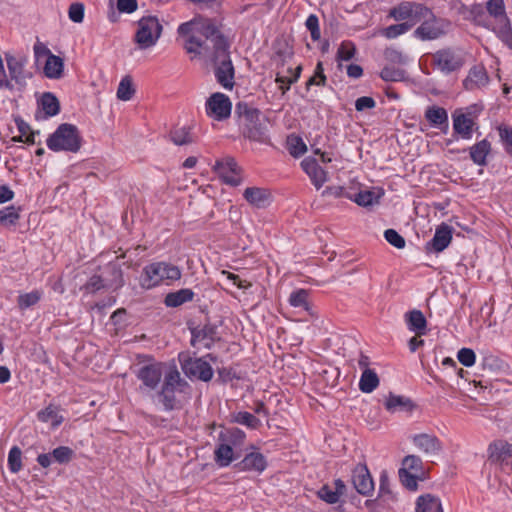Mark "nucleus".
<instances>
[{
    "mask_svg": "<svg viewBox=\"0 0 512 512\" xmlns=\"http://www.w3.org/2000/svg\"><path fill=\"white\" fill-rule=\"evenodd\" d=\"M346 485L341 479H336L332 484L323 485L318 491L317 496L328 504H336L346 493Z\"/></svg>",
    "mask_w": 512,
    "mask_h": 512,
    "instance_id": "obj_17",
    "label": "nucleus"
},
{
    "mask_svg": "<svg viewBox=\"0 0 512 512\" xmlns=\"http://www.w3.org/2000/svg\"><path fill=\"white\" fill-rule=\"evenodd\" d=\"M47 147L54 152L76 153L82 145V138L75 125L63 123L47 138Z\"/></svg>",
    "mask_w": 512,
    "mask_h": 512,
    "instance_id": "obj_4",
    "label": "nucleus"
},
{
    "mask_svg": "<svg viewBox=\"0 0 512 512\" xmlns=\"http://www.w3.org/2000/svg\"><path fill=\"white\" fill-rule=\"evenodd\" d=\"M5 58L11 80H14L22 89L26 85V80L31 77V74L25 70L27 60L13 55H6Z\"/></svg>",
    "mask_w": 512,
    "mask_h": 512,
    "instance_id": "obj_14",
    "label": "nucleus"
},
{
    "mask_svg": "<svg viewBox=\"0 0 512 512\" xmlns=\"http://www.w3.org/2000/svg\"><path fill=\"white\" fill-rule=\"evenodd\" d=\"M102 276L106 281L107 288L116 290L124 285L123 271L117 263H109L106 265Z\"/></svg>",
    "mask_w": 512,
    "mask_h": 512,
    "instance_id": "obj_24",
    "label": "nucleus"
},
{
    "mask_svg": "<svg viewBox=\"0 0 512 512\" xmlns=\"http://www.w3.org/2000/svg\"><path fill=\"white\" fill-rule=\"evenodd\" d=\"M73 450L67 446H60L52 451V456L58 463H68L73 457Z\"/></svg>",
    "mask_w": 512,
    "mask_h": 512,
    "instance_id": "obj_49",
    "label": "nucleus"
},
{
    "mask_svg": "<svg viewBox=\"0 0 512 512\" xmlns=\"http://www.w3.org/2000/svg\"><path fill=\"white\" fill-rule=\"evenodd\" d=\"M425 118L432 126L441 127L444 125L446 129L448 128V114L443 107H428L425 112Z\"/></svg>",
    "mask_w": 512,
    "mask_h": 512,
    "instance_id": "obj_32",
    "label": "nucleus"
},
{
    "mask_svg": "<svg viewBox=\"0 0 512 512\" xmlns=\"http://www.w3.org/2000/svg\"><path fill=\"white\" fill-rule=\"evenodd\" d=\"M491 152V143L487 139H483L469 148L470 158L474 164L485 166L487 164V156Z\"/></svg>",
    "mask_w": 512,
    "mask_h": 512,
    "instance_id": "obj_26",
    "label": "nucleus"
},
{
    "mask_svg": "<svg viewBox=\"0 0 512 512\" xmlns=\"http://www.w3.org/2000/svg\"><path fill=\"white\" fill-rule=\"evenodd\" d=\"M305 25L311 33L312 40L318 41L321 37L318 17L314 14L309 15Z\"/></svg>",
    "mask_w": 512,
    "mask_h": 512,
    "instance_id": "obj_57",
    "label": "nucleus"
},
{
    "mask_svg": "<svg viewBox=\"0 0 512 512\" xmlns=\"http://www.w3.org/2000/svg\"><path fill=\"white\" fill-rule=\"evenodd\" d=\"M352 483L356 491L364 496L374 489V483L369 470L365 465L358 464L352 471Z\"/></svg>",
    "mask_w": 512,
    "mask_h": 512,
    "instance_id": "obj_15",
    "label": "nucleus"
},
{
    "mask_svg": "<svg viewBox=\"0 0 512 512\" xmlns=\"http://www.w3.org/2000/svg\"><path fill=\"white\" fill-rule=\"evenodd\" d=\"M452 240V228L447 224H441L436 228L432 240L427 244L434 252L439 253L446 249Z\"/></svg>",
    "mask_w": 512,
    "mask_h": 512,
    "instance_id": "obj_21",
    "label": "nucleus"
},
{
    "mask_svg": "<svg viewBox=\"0 0 512 512\" xmlns=\"http://www.w3.org/2000/svg\"><path fill=\"white\" fill-rule=\"evenodd\" d=\"M413 27V23L403 22L399 24L390 25L381 30V35L386 37L387 39H394L407 31H409Z\"/></svg>",
    "mask_w": 512,
    "mask_h": 512,
    "instance_id": "obj_41",
    "label": "nucleus"
},
{
    "mask_svg": "<svg viewBox=\"0 0 512 512\" xmlns=\"http://www.w3.org/2000/svg\"><path fill=\"white\" fill-rule=\"evenodd\" d=\"M184 373L202 381H209L213 377V369L205 358H187L181 360Z\"/></svg>",
    "mask_w": 512,
    "mask_h": 512,
    "instance_id": "obj_12",
    "label": "nucleus"
},
{
    "mask_svg": "<svg viewBox=\"0 0 512 512\" xmlns=\"http://www.w3.org/2000/svg\"><path fill=\"white\" fill-rule=\"evenodd\" d=\"M214 172L226 184L238 186L242 183V169L231 157H225L215 162Z\"/></svg>",
    "mask_w": 512,
    "mask_h": 512,
    "instance_id": "obj_10",
    "label": "nucleus"
},
{
    "mask_svg": "<svg viewBox=\"0 0 512 512\" xmlns=\"http://www.w3.org/2000/svg\"><path fill=\"white\" fill-rule=\"evenodd\" d=\"M195 293L189 288H183L168 293L164 298V304L167 307L176 308L194 299Z\"/></svg>",
    "mask_w": 512,
    "mask_h": 512,
    "instance_id": "obj_28",
    "label": "nucleus"
},
{
    "mask_svg": "<svg viewBox=\"0 0 512 512\" xmlns=\"http://www.w3.org/2000/svg\"><path fill=\"white\" fill-rule=\"evenodd\" d=\"M171 140L176 145H187L194 141L190 128L178 127L170 133Z\"/></svg>",
    "mask_w": 512,
    "mask_h": 512,
    "instance_id": "obj_39",
    "label": "nucleus"
},
{
    "mask_svg": "<svg viewBox=\"0 0 512 512\" xmlns=\"http://www.w3.org/2000/svg\"><path fill=\"white\" fill-rule=\"evenodd\" d=\"M163 365L152 363L142 366L137 372V378L143 385L151 390L155 389L163 376Z\"/></svg>",
    "mask_w": 512,
    "mask_h": 512,
    "instance_id": "obj_16",
    "label": "nucleus"
},
{
    "mask_svg": "<svg viewBox=\"0 0 512 512\" xmlns=\"http://www.w3.org/2000/svg\"><path fill=\"white\" fill-rule=\"evenodd\" d=\"M326 83V76L324 74V67L322 62H318L314 71V75L307 81V87L310 85L324 86Z\"/></svg>",
    "mask_w": 512,
    "mask_h": 512,
    "instance_id": "obj_55",
    "label": "nucleus"
},
{
    "mask_svg": "<svg viewBox=\"0 0 512 512\" xmlns=\"http://www.w3.org/2000/svg\"><path fill=\"white\" fill-rule=\"evenodd\" d=\"M376 105L375 100L372 97L362 96L359 97L355 102V108L357 111H363L365 109H372Z\"/></svg>",
    "mask_w": 512,
    "mask_h": 512,
    "instance_id": "obj_62",
    "label": "nucleus"
},
{
    "mask_svg": "<svg viewBox=\"0 0 512 512\" xmlns=\"http://www.w3.org/2000/svg\"><path fill=\"white\" fill-rule=\"evenodd\" d=\"M379 385V378L376 372L370 368H366L360 378L359 388L364 393H371Z\"/></svg>",
    "mask_w": 512,
    "mask_h": 512,
    "instance_id": "obj_35",
    "label": "nucleus"
},
{
    "mask_svg": "<svg viewBox=\"0 0 512 512\" xmlns=\"http://www.w3.org/2000/svg\"><path fill=\"white\" fill-rule=\"evenodd\" d=\"M301 167L309 176L312 184L316 189H320L328 180V173L325 171L317 161L313 158L307 157L302 160Z\"/></svg>",
    "mask_w": 512,
    "mask_h": 512,
    "instance_id": "obj_18",
    "label": "nucleus"
},
{
    "mask_svg": "<svg viewBox=\"0 0 512 512\" xmlns=\"http://www.w3.org/2000/svg\"><path fill=\"white\" fill-rule=\"evenodd\" d=\"M458 361L465 367H471L475 364L476 355L470 348H462L457 353Z\"/></svg>",
    "mask_w": 512,
    "mask_h": 512,
    "instance_id": "obj_53",
    "label": "nucleus"
},
{
    "mask_svg": "<svg viewBox=\"0 0 512 512\" xmlns=\"http://www.w3.org/2000/svg\"><path fill=\"white\" fill-rule=\"evenodd\" d=\"M235 113L239 118L244 135L252 140H261L263 131L259 123L260 111L247 103H238Z\"/></svg>",
    "mask_w": 512,
    "mask_h": 512,
    "instance_id": "obj_7",
    "label": "nucleus"
},
{
    "mask_svg": "<svg viewBox=\"0 0 512 512\" xmlns=\"http://www.w3.org/2000/svg\"><path fill=\"white\" fill-rule=\"evenodd\" d=\"M181 35H189L185 42L188 53L210 58L215 64V77L224 88L231 89L234 80V68L228 52V44L216 26L208 19L194 18L181 24Z\"/></svg>",
    "mask_w": 512,
    "mask_h": 512,
    "instance_id": "obj_1",
    "label": "nucleus"
},
{
    "mask_svg": "<svg viewBox=\"0 0 512 512\" xmlns=\"http://www.w3.org/2000/svg\"><path fill=\"white\" fill-rule=\"evenodd\" d=\"M415 512H444L442 500L431 493L422 494L416 499Z\"/></svg>",
    "mask_w": 512,
    "mask_h": 512,
    "instance_id": "obj_23",
    "label": "nucleus"
},
{
    "mask_svg": "<svg viewBox=\"0 0 512 512\" xmlns=\"http://www.w3.org/2000/svg\"><path fill=\"white\" fill-rule=\"evenodd\" d=\"M428 13L429 8L421 3L403 1L390 10L389 17L393 18L395 21L407 20L406 22L413 23L414 26Z\"/></svg>",
    "mask_w": 512,
    "mask_h": 512,
    "instance_id": "obj_9",
    "label": "nucleus"
},
{
    "mask_svg": "<svg viewBox=\"0 0 512 512\" xmlns=\"http://www.w3.org/2000/svg\"><path fill=\"white\" fill-rule=\"evenodd\" d=\"M8 466L11 472L17 473L22 468V452L19 447L13 446L8 454Z\"/></svg>",
    "mask_w": 512,
    "mask_h": 512,
    "instance_id": "obj_45",
    "label": "nucleus"
},
{
    "mask_svg": "<svg viewBox=\"0 0 512 512\" xmlns=\"http://www.w3.org/2000/svg\"><path fill=\"white\" fill-rule=\"evenodd\" d=\"M386 241L392 246L402 249L405 247V239L394 229H387L384 233Z\"/></svg>",
    "mask_w": 512,
    "mask_h": 512,
    "instance_id": "obj_54",
    "label": "nucleus"
},
{
    "mask_svg": "<svg viewBox=\"0 0 512 512\" xmlns=\"http://www.w3.org/2000/svg\"><path fill=\"white\" fill-rule=\"evenodd\" d=\"M420 22L421 24L414 31V36L422 41L435 40L443 36L448 26L444 19L437 18L430 9Z\"/></svg>",
    "mask_w": 512,
    "mask_h": 512,
    "instance_id": "obj_8",
    "label": "nucleus"
},
{
    "mask_svg": "<svg viewBox=\"0 0 512 512\" xmlns=\"http://www.w3.org/2000/svg\"><path fill=\"white\" fill-rule=\"evenodd\" d=\"M232 103L228 96L223 93H213L206 101L205 111L208 117L223 121L230 117Z\"/></svg>",
    "mask_w": 512,
    "mask_h": 512,
    "instance_id": "obj_11",
    "label": "nucleus"
},
{
    "mask_svg": "<svg viewBox=\"0 0 512 512\" xmlns=\"http://www.w3.org/2000/svg\"><path fill=\"white\" fill-rule=\"evenodd\" d=\"M479 112L477 105L455 110L452 114L454 134L461 139L470 140L474 130L478 128L476 120Z\"/></svg>",
    "mask_w": 512,
    "mask_h": 512,
    "instance_id": "obj_6",
    "label": "nucleus"
},
{
    "mask_svg": "<svg viewBox=\"0 0 512 512\" xmlns=\"http://www.w3.org/2000/svg\"><path fill=\"white\" fill-rule=\"evenodd\" d=\"M406 320L409 330L421 336L426 332L427 321L420 310H413L406 314Z\"/></svg>",
    "mask_w": 512,
    "mask_h": 512,
    "instance_id": "obj_30",
    "label": "nucleus"
},
{
    "mask_svg": "<svg viewBox=\"0 0 512 512\" xmlns=\"http://www.w3.org/2000/svg\"><path fill=\"white\" fill-rule=\"evenodd\" d=\"M104 288H107L104 277L102 275H92L87 282L81 286L80 290L85 294H94Z\"/></svg>",
    "mask_w": 512,
    "mask_h": 512,
    "instance_id": "obj_40",
    "label": "nucleus"
},
{
    "mask_svg": "<svg viewBox=\"0 0 512 512\" xmlns=\"http://www.w3.org/2000/svg\"><path fill=\"white\" fill-rule=\"evenodd\" d=\"M245 433L238 429L232 428L220 433L218 445L214 452L215 462L221 466H228L238 456L235 450L241 448L245 440Z\"/></svg>",
    "mask_w": 512,
    "mask_h": 512,
    "instance_id": "obj_3",
    "label": "nucleus"
},
{
    "mask_svg": "<svg viewBox=\"0 0 512 512\" xmlns=\"http://www.w3.org/2000/svg\"><path fill=\"white\" fill-rule=\"evenodd\" d=\"M182 273L178 266L168 262H153L146 265L140 276V286L149 290L166 281H177Z\"/></svg>",
    "mask_w": 512,
    "mask_h": 512,
    "instance_id": "obj_2",
    "label": "nucleus"
},
{
    "mask_svg": "<svg viewBox=\"0 0 512 512\" xmlns=\"http://www.w3.org/2000/svg\"><path fill=\"white\" fill-rule=\"evenodd\" d=\"M501 139L506 143V150L512 151V128H499Z\"/></svg>",
    "mask_w": 512,
    "mask_h": 512,
    "instance_id": "obj_64",
    "label": "nucleus"
},
{
    "mask_svg": "<svg viewBox=\"0 0 512 512\" xmlns=\"http://www.w3.org/2000/svg\"><path fill=\"white\" fill-rule=\"evenodd\" d=\"M488 452L491 460L504 461L507 457H512V444L496 441L489 445Z\"/></svg>",
    "mask_w": 512,
    "mask_h": 512,
    "instance_id": "obj_33",
    "label": "nucleus"
},
{
    "mask_svg": "<svg viewBox=\"0 0 512 512\" xmlns=\"http://www.w3.org/2000/svg\"><path fill=\"white\" fill-rule=\"evenodd\" d=\"M223 275H226V277L233 282L235 286H237L239 289H247L251 287V283L240 279V277L234 273H231L229 271H222Z\"/></svg>",
    "mask_w": 512,
    "mask_h": 512,
    "instance_id": "obj_63",
    "label": "nucleus"
},
{
    "mask_svg": "<svg viewBox=\"0 0 512 512\" xmlns=\"http://www.w3.org/2000/svg\"><path fill=\"white\" fill-rule=\"evenodd\" d=\"M288 302L292 307L301 308L310 316L316 317V313L313 310L312 303L309 299V292L307 290L297 289L293 291L288 298Z\"/></svg>",
    "mask_w": 512,
    "mask_h": 512,
    "instance_id": "obj_25",
    "label": "nucleus"
},
{
    "mask_svg": "<svg viewBox=\"0 0 512 512\" xmlns=\"http://www.w3.org/2000/svg\"><path fill=\"white\" fill-rule=\"evenodd\" d=\"M162 31V24L156 16H144L137 23L134 41L139 49H149L157 43Z\"/></svg>",
    "mask_w": 512,
    "mask_h": 512,
    "instance_id": "obj_5",
    "label": "nucleus"
},
{
    "mask_svg": "<svg viewBox=\"0 0 512 512\" xmlns=\"http://www.w3.org/2000/svg\"><path fill=\"white\" fill-rule=\"evenodd\" d=\"M181 382V377L179 371L174 368L170 369L165 375H164V385L169 387L176 388Z\"/></svg>",
    "mask_w": 512,
    "mask_h": 512,
    "instance_id": "obj_61",
    "label": "nucleus"
},
{
    "mask_svg": "<svg viewBox=\"0 0 512 512\" xmlns=\"http://www.w3.org/2000/svg\"><path fill=\"white\" fill-rule=\"evenodd\" d=\"M175 391L176 388L169 387L163 384L162 389L159 392L160 402L163 404L166 410H172L175 407Z\"/></svg>",
    "mask_w": 512,
    "mask_h": 512,
    "instance_id": "obj_44",
    "label": "nucleus"
},
{
    "mask_svg": "<svg viewBox=\"0 0 512 512\" xmlns=\"http://www.w3.org/2000/svg\"><path fill=\"white\" fill-rule=\"evenodd\" d=\"M84 5L76 2L72 3L68 9L69 19L74 23H82L84 19Z\"/></svg>",
    "mask_w": 512,
    "mask_h": 512,
    "instance_id": "obj_51",
    "label": "nucleus"
},
{
    "mask_svg": "<svg viewBox=\"0 0 512 512\" xmlns=\"http://www.w3.org/2000/svg\"><path fill=\"white\" fill-rule=\"evenodd\" d=\"M433 62L443 73H451L463 65L461 56L450 49L440 50L433 55Z\"/></svg>",
    "mask_w": 512,
    "mask_h": 512,
    "instance_id": "obj_13",
    "label": "nucleus"
},
{
    "mask_svg": "<svg viewBox=\"0 0 512 512\" xmlns=\"http://www.w3.org/2000/svg\"><path fill=\"white\" fill-rule=\"evenodd\" d=\"M288 150L294 157H299L307 151V146L298 136H290L287 140Z\"/></svg>",
    "mask_w": 512,
    "mask_h": 512,
    "instance_id": "obj_47",
    "label": "nucleus"
},
{
    "mask_svg": "<svg viewBox=\"0 0 512 512\" xmlns=\"http://www.w3.org/2000/svg\"><path fill=\"white\" fill-rule=\"evenodd\" d=\"M399 476L400 479L405 487L408 489L414 490L417 487V477L418 474H414L407 471H402V469L399 470Z\"/></svg>",
    "mask_w": 512,
    "mask_h": 512,
    "instance_id": "obj_58",
    "label": "nucleus"
},
{
    "mask_svg": "<svg viewBox=\"0 0 512 512\" xmlns=\"http://www.w3.org/2000/svg\"><path fill=\"white\" fill-rule=\"evenodd\" d=\"M63 59L56 55H49L44 66V74L50 79H59L63 75Z\"/></svg>",
    "mask_w": 512,
    "mask_h": 512,
    "instance_id": "obj_31",
    "label": "nucleus"
},
{
    "mask_svg": "<svg viewBox=\"0 0 512 512\" xmlns=\"http://www.w3.org/2000/svg\"><path fill=\"white\" fill-rule=\"evenodd\" d=\"M401 469L404 472L407 471L419 475L422 470V460L418 456L408 455L404 458Z\"/></svg>",
    "mask_w": 512,
    "mask_h": 512,
    "instance_id": "obj_46",
    "label": "nucleus"
},
{
    "mask_svg": "<svg viewBox=\"0 0 512 512\" xmlns=\"http://www.w3.org/2000/svg\"><path fill=\"white\" fill-rule=\"evenodd\" d=\"M135 93L132 79L129 76L122 78L117 89V98L121 101H129Z\"/></svg>",
    "mask_w": 512,
    "mask_h": 512,
    "instance_id": "obj_42",
    "label": "nucleus"
},
{
    "mask_svg": "<svg viewBox=\"0 0 512 512\" xmlns=\"http://www.w3.org/2000/svg\"><path fill=\"white\" fill-rule=\"evenodd\" d=\"M235 421L250 428H257L260 425V420L249 412H239L235 416Z\"/></svg>",
    "mask_w": 512,
    "mask_h": 512,
    "instance_id": "obj_52",
    "label": "nucleus"
},
{
    "mask_svg": "<svg viewBox=\"0 0 512 512\" xmlns=\"http://www.w3.org/2000/svg\"><path fill=\"white\" fill-rule=\"evenodd\" d=\"M351 189L352 188H345V187H342V186H330V187H327L323 192H322V195L323 196H329V195H332L336 198H341V197H345L347 198V194H351Z\"/></svg>",
    "mask_w": 512,
    "mask_h": 512,
    "instance_id": "obj_60",
    "label": "nucleus"
},
{
    "mask_svg": "<svg viewBox=\"0 0 512 512\" xmlns=\"http://www.w3.org/2000/svg\"><path fill=\"white\" fill-rule=\"evenodd\" d=\"M41 298V292L32 291L30 293L21 294L18 297V306L21 310H25L35 305Z\"/></svg>",
    "mask_w": 512,
    "mask_h": 512,
    "instance_id": "obj_48",
    "label": "nucleus"
},
{
    "mask_svg": "<svg viewBox=\"0 0 512 512\" xmlns=\"http://www.w3.org/2000/svg\"><path fill=\"white\" fill-rule=\"evenodd\" d=\"M37 417L41 422L50 423L54 428L58 427L63 422V416L59 414V408L54 405H49L39 411Z\"/></svg>",
    "mask_w": 512,
    "mask_h": 512,
    "instance_id": "obj_34",
    "label": "nucleus"
},
{
    "mask_svg": "<svg viewBox=\"0 0 512 512\" xmlns=\"http://www.w3.org/2000/svg\"><path fill=\"white\" fill-rule=\"evenodd\" d=\"M493 30L508 48H512V28L508 18L497 21Z\"/></svg>",
    "mask_w": 512,
    "mask_h": 512,
    "instance_id": "obj_38",
    "label": "nucleus"
},
{
    "mask_svg": "<svg viewBox=\"0 0 512 512\" xmlns=\"http://www.w3.org/2000/svg\"><path fill=\"white\" fill-rule=\"evenodd\" d=\"M20 207L7 206L0 210V224L4 227L15 226L20 219Z\"/></svg>",
    "mask_w": 512,
    "mask_h": 512,
    "instance_id": "obj_37",
    "label": "nucleus"
},
{
    "mask_svg": "<svg viewBox=\"0 0 512 512\" xmlns=\"http://www.w3.org/2000/svg\"><path fill=\"white\" fill-rule=\"evenodd\" d=\"M117 10L120 13L131 14L138 8L137 0H117Z\"/></svg>",
    "mask_w": 512,
    "mask_h": 512,
    "instance_id": "obj_59",
    "label": "nucleus"
},
{
    "mask_svg": "<svg viewBox=\"0 0 512 512\" xmlns=\"http://www.w3.org/2000/svg\"><path fill=\"white\" fill-rule=\"evenodd\" d=\"M384 195L381 188H372L364 190L351 189V194H347V199L354 201L357 205L367 207L379 202Z\"/></svg>",
    "mask_w": 512,
    "mask_h": 512,
    "instance_id": "obj_19",
    "label": "nucleus"
},
{
    "mask_svg": "<svg viewBox=\"0 0 512 512\" xmlns=\"http://www.w3.org/2000/svg\"><path fill=\"white\" fill-rule=\"evenodd\" d=\"M244 199L256 208H264L270 203L271 193L261 187H248L243 192Z\"/></svg>",
    "mask_w": 512,
    "mask_h": 512,
    "instance_id": "obj_22",
    "label": "nucleus"
},
{
    "mask_svg": "<svg viewBox=\"0 0 512 512\" xmlns=\"http://www.w3.org/2000/svg\"><path fill=\"white\" fill-rule=\"evenodd\" d=\"M240 469L244 471H255L262 473L267 466L265 457L258 452L247 454L244 459L239 463Z\"/></svg>",
    "mask_w": 512,
    "mask_h": 512,
    "instance_id": "obj_27",
    "label": "nucleus"
},
{
    "mask_svg": "<svg viewBox=\"0 0 512 512\" xmlns=\"http://www.w3.org/2000/svg\"><path fill=\"white\" fill-rule=\"evenodd\" d=\"M486 9L490 16L496 21L508 18L505 12V5L503 0H489L486 3Z\"/></svg>",
    "mask_w": 512,
    "mask_h": 512,
    "instance_id": "obj_43",
    "label": "nucleus"
},
{
    "mask_svg": "<svg viewBox=\"0 0 512 512\" xmlns=\"http://www.w3.org/2000/svg\"><path fill=\"white\" fill-rule=\"evenodd\" d=\"M385 408L391 412L411 411L414 408L412 401L404 396L390 394L385 400Z\"/></svg>",
    "mask_w": 512,
    "mask_h": 512,
    "instance_id": "obj_29",
    "label": "nucleus"
},
{
    "mask_svg": "<svg viewBox=\"0 0 512 512\" xmlns=\"http://www.w3.org/2000/svg\"><path fill=\"white\" fill-rule=\"evenodd\" d=\"M356 48L352 42L344 41L338 48L337 58L343 61H349L355 55Z\"/></svg>",
    "mask_w": 512,
    "mask_h": 512,
    "instance_id": "obj_50",
    "label": "nucleus"
},
{
    "mask_svg": "<svg viewBox=\"0 0 512 512\" xmlns=\"http://www.w3.org/2000/svg\"><path fill=\"white\" fill-rule=\"evenodd\" d=\"M213 342V339L211 337H208L206 330L199 331L195 333L192 337L191 344L194 347H204V348H210L211 344Z\"/></svg>",
    "mask_w": 512,
    "mask_h": 512,
    "instance_id": "obj_56",
    "label": "nucleus"
},
{
    "mask_svg": "<svg viewBox=\"0 0 512 512\" xmlns=\"http://www.w3.org/2000/svg\"><path fill=\"white\" fill-rule=\"evenodd\" d=\"M40 106L47 117L57 115L60 110L58 99L50 92H46L42 95L40 99Z\"/></svg>",
    "mask_w": 512,
    "mask_h": 512,
    "instance_id": "obj_36",
    "label": "nucleus"
},
{
    "mask_svg": "<svg viewBox=\"0 0 512 512\" xmlns=\"http://www.w3.org/2000/svg\"><path fill=\"white\" fill-rule=\"evenodd\" d=\"M414 445L427 455H438L442 450L441 441L431 434H417L413 437Z\"/></svg>",
    "mask_w": 512,
    "mask_h": 512,
    "instance_id": "obj_20",
    "label": "nucleus"
}]
</instances>
